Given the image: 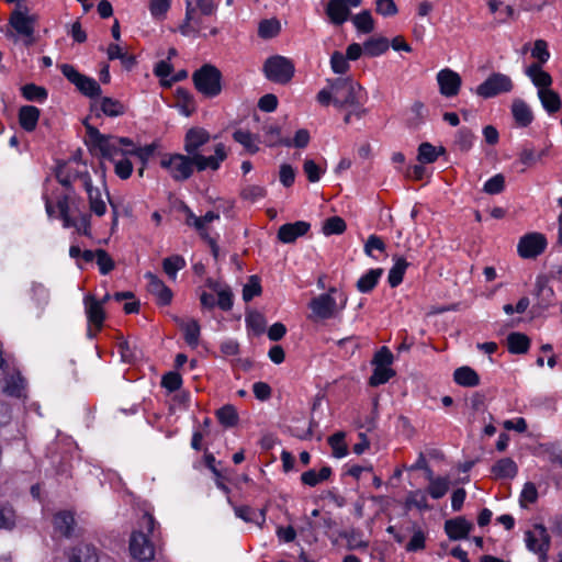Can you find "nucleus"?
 <instances>
[{
    "instance_id": "nucleus-31",
    "label": "nucleus",
    "mask_w": 562,
    "mask_h": 562,
    "mask_svg": "<svg viewBox=\"0 0 562 562\" xmlns=\"http://www.w3.org/2000/svg\"><path fill=\"white\" fill-rule=\"evenodd\" d=\"M428 480H429V485H428L427 492L434 499H439V498L443 497L447 494V492L449 491L450 480L448 477H443V476L434 477L432 472L429 470Z\"/></svg>"
},
{
    "instance_id": "nucleus-39",
    "label": "nucleus",
    "mask_w": 562,
    "mask_h": 562,
    "mask_svg": "<svg viewBox=\"0 0 562 562\" xmlns=\"http://www.w3.org/2000/svg\"><path fill=\"white\" fill-rule=\"evenodd\" d=\"M57 209L59 211V216L63 220L64 227L79 228V226L76 223V220L70 215V196L68 194L58 198Z\"/></svg>"
},
{
    "instance_id": "nucleus-36",
    "label": "nucleus",
    "mask_w": 562,
    "mask_h": 562,
    "mask_svg": "<svg viewBox=\"0 0 562 562\" xmlns=\"http://www.w3.org/2000/svg\"><path fill=\"white\" fill-rule=\"evenodd\" d=\"M530 340L527 335L521 333H510L507 337V347L509 352L515 355L526 353L529 349Z\"/></svg>"
},
{
    "instance_id": "nucleus-43",
    "label": "nucleus",
    "mask_w": 562,
    "mask_h": 562,
    "mask_svg": "<svg viewBox=\"0 0 562 562\" xmlns=\"http://www.w3.org/2000/svg\"><path fill=\"white\" fill-rule=\"evenodd\" d=\"M176 106L179 113L184 116H190L195 110V103L192 95L183 89H179L177 91Z\"/></svg>"
},
{
    "instance_id": "nucleus-55",
    "label": "nucleus",
    "mask_w": 562,
    "mask_h": 562,
    "mask_svg": "<svg viewBox=\"0 0 562 562\" xmlns=\"http://www.w3.org/2000/svg\"><path fill=\"white\" fill-rule=\"evenodd\" d=\"M280 32V23L276 19L262 20L259 23L258 34L261 38H272Z\"/></svg>"
},
{
    "instance_id": "nucleus-57",
    "label": "nucleus",
    "mask_w": 562,
    "mask_h": 562,
    "mask_svg": "<svg viewBox=\"0 0 562 562\" xmlns=\"http://www.w3.org/2000/svg\"><path fill=\"white\" fill-rule=\"evenodd\" d=\"M171 5V0H150L149 11L154 19L164 20Z\"/></svg>"
},
{
    "instance_id": "nucleus-64",
    "label": "nucleus",
    "mask_w": 562,
    "mask_h": 562,
    "mask_svg": "<svg viewBox=\"0 0 562 562\" xmlns=\"http://www.w3.org/2000/svg\"><path fill=\"white\" fill-rule=\"evenodd\" d=\"M438 158L436 147L430 143H423L418 148V160L425 164H431Z\"/></svg>"
},
{
    "instance_id": "nucleus-51",
    "label": "nucleus",
    "mask_w": 562,
    "mask_h": 562,
    "mask_svg": "<svg viewBox=\"0 0 562 562\" xmlns=\"http://www.w3.org/2000/svg\"><path fill=\"white\" fill-rule=\"evenodd\" d=\"M218 422L225 427H233L238 422V415L234 406L225 405L216 412Z\"/></svg>"
},
{
    "instance_id": "nucleus-4",
    "label": "nucleus",
    "mask_w": 562,
    "mask_h": 562,
    "mask_svg": "<svg viewBox=\"0 0 562 562\" xmlns=\"http://www.w3.org/2000/svg\"><path fill=\"white\" fill-rule=\"evenodd\" d=\"M80 179L82 180L83 188L88 195L89 201V207L91 213L94 215L101 217L106 213V201L110 202L111 206L114 210V215L116 220V209L114 204L110 201V194L106 190L105 183H102V187L104 189V192L100 187H94L92 184L91 177L88 172H85L80 176Z\"/></svg>"
},
{
    "instance_id": "nucleus-46",
    "label": "nucleus",
    "mask_w": 562,
    "mask_h": 562,
    "mask_svg": "<svg viewBox=\"0 0 562 562\" xmlns=\"http://www.w3.org/2000/svg\"><path fill=\"white\" fill-rule=\"evenodd\" d=\"M364 53L369 56H380L389 49V41L385 37H373L364 42Z\"/></svg>"
},
{
    "instance_id": "nucleus-40",
    "label": "nucleus",
    "mask_w": 562,
    "mask_h": 562,
    "mask_svg": "<svg viewBox=\"0 0 562 562\" xmlns=\"http://www.w3.org/2000/svg\"><path fill=\"white\" fill-rule=\"evenodd\" d=\"M331 475V469L329 467H323L318 472L315 470H308L301 475L303 484L308 486H316L317 484L326 481Z\"/></svg>"
},
{
    "instance_id": "nucleus-63",
    "label": "nucleus",
    "mask_w": 562,
    "mask_h": 562,
    "mask_svg": "<svg viewBox=\"0 0 562 562\" xmlns=\"http://www.w3.org/2000/svg\"><path fill=\"white\" fill-rule=\"evenodd\" d=\"M519 161L527 167H531L540 161V155H537L533 146L527 144L519 153Z\"/></svg>"
},
{
    "instance_id": "nucleus-32",
    "label": "nucleus",
    "mask_w": 562,
    "mask_h": 562,
    "mask_svg": "<svg viewBox=\"0 0 562 562\" xmlns=\"http://www.w3.org/2000/svg\"><path fill=\"white\" fill-rule=\"evenodd\" d=\"M492 472L499 479H513L518 472V467L513 459L503 458L493 465Z\"/></svg>"
},
{
    "instance_id": "nucleus-52",
    "label": "nucleus",
    "mask_w": 562,
    "mask_h": 562,
    "mask_svg": "<svg viewBox=\"0 0 562 562\" xmlns=\"http://www.w3.org/2000/svg\"><path fill=\"white\" fill-rule=\"evenodd\" d=\"M322 231L326 236L339 235L346 231V223L339 216H331L324 222Z\"/></svg>"
},
{
    "instance_id": "nucleus-10",
    "label": "nucleus",
    "mask_w": 562,
    "mask_h": 562,
    "mask_svg": "<svg viewBox=\"0 0 562 562\" xmlns=\"http://www.w3.org/2000/svg\"><path fill=\"white\" fill-rule=\"evenodd\" d=\"M513 89L514 83L509 76L502 72H494L477 86L476 94L488 99L501 93H508Z\"/></svg>"
},
{
    "instance_id": "nucleus-53",
    "label": "nucleus",
    "mask_w": 562,
    "mask_h": 562,
    "mask_svg": "<svg viewBox=\"0 0 562 562\" xmlns=\"http://www.w3.org/2000/svg\"><path fill=\"white\" fill-rule=\"evenodd\" d=\"M16 525L15 510L10 505L0 506V529L12 530Z\"/></svg>"
},
{
    "instance_id": "nucleus-9",
    "label": "nucleus",
    "mask_w": 562,
    "mask_h": 562,
    "mask_svg": "<svg viewBox=\"0 0 562 562\" xmlns=\"http://www.w3.org/2000/svg\"><path fill=\"white\" fill-rule=\"evenodd\" d=\"M525 543L530 552L539 557V560L542 562L548 560L551 537L544 525L536 524L532 529L525 531Z\"/></svg>"
},
{
    "instance_id": "nucleus-6",
    "label": "nucleus",
    "mask_w": 562,
    "mask_h": 562,
    "mask_svg": "<svg viewBox=\"0 0 562 562\" xmlns=\"http://www.w3.org/2000/svg\"><path fill=\"white\" fill-rule=\"evenodd\" d=\"M262 70L268 80L284 85L293 78L295 68L289 58L274 55L266 59Z\"/></svg>"
},
{
    "instance_id": "nucleus-16",
    "label": "nucleus",
    "mask_w": 562,
    "mask_h": 562,
    "mask_svg": "<svg viewBox=\"0 0 562 562\" xmlns=\"http://www.w3.org/2000/svg\"><path fill=\"white\" fill-rule=\"evenodd\" d=\"M83 305L89 325L94 327L95 331H99L102 328L105 318L102 302H99L94 295L87 294L83 297Z\"/></svg>"
},
{
    "instance_id": "nucleus-50",
    "label": "nucleus",
    "mask_w": 562,
    "mask_h": 562,
    "mask_svg": "<svg viewBox=\"0 0 562 562\" xmlns=\"http://www.w3.org/2000/svg\"><path fill=\"white\" fill-rule=\"evenodd\" d=\"M474 135L469 128H460L454 138V146L460 151H469L473 146Z\"/></svg>"
},
{
    "instance_id": "nucleus-49",
    "label": "nucleus",
    "mask_w": 562,
    "mask_h": 562,
    "mask_svg": "<svg viewBox=\"0 0 562 562\" xmlns=\"http://www.w3.org/2000/svg\"><path fill=\"white\" fill-rule=\"evenodd\" d=\"M394 375L395 371L391 367H374L369 384L371 386H379L386 383Z\"/></svg>"
},
{
    "instance_id": "nucleus-60",
    "label": "nucleus",
    "mask_w": 562,
    "mask_h": 562,
    "mask_svg": "<svg viewBox=\"0 0 562 562\" xmlns=\"http://www.w3.org/2000/svg\"><path fill=\"white\" fill-rule=\"evenodd\" d=\"M97 265L101 274H108L114 269V261L103 249H97Z\"/></svg>"
},
{
    "instance_id": "nucleus-62",
    "label": "nucleus",
    "mask_w": 562,
    "mask_h": 562,
    "mask_svg": "<svg viewBox=\"0 0 562 562\" xmlns=\"http://www.w3.org/2000/svg\"><path fill=\"white\" fill-rule=\"evenodd\" d=\"M330 67L335 74H346L349 70L347 57L340 52H334L330 57Z\"/></svg>"
},
{
    "instance_id": "nucleus-35",
    "label": "nucleus",
    "mask_w": 562,
    "mask_h": 562,
    "mask_svg": "<svg viewBox=\"0 0 562 562\" xmlns=\"http://www.w3.org/2000/svg\"><path fill=\"white\" fill-rule=\"evenodd\" d=\"M394 265L389 271L387 281L392 288L400 285L403 281L408 262L403 257H394Z\"/></svg>"
},
{
    "instance_id": "nucleus-58",
    "label": "nucleus",
    "mask_w": 562,
    "mask_h": 562,
    "mask_svg": "<svg viewBox=\"0 0 562 562\" xmlns=\"http://www.w3.org/2000/svg\"><path fill=\"white\" fill-rule=\"evenodd\" d=\"M538 499V491L533 483H525L520 493L519 504L521 507H527L529 504L536 503Z\"/></svg>"
},
{
    "instance_id": "nucleus-29",
    "label": "nucleus",
    "mask_w": 562,
    "mask_h": 562,
    "mask_svg": "<svg viewBox=\"0 0 562 562\" xmlns=\"http://www.w3.org/2000/svg\"><path fill=\"white\" fill-rule=\"evenodd\" d=\"M453 380L464 387H473L480 384L479 374L470 367L463 366L454 370Z\"/></svg>"
},
{
    "instance_id": "nucleus-30",
    "label": "nucleus",
    "mask_w": 562,
    "mask_h": 562,
    "mask_svg": "<svg viewBox=\"0 0 562 562\" xmlns=\"http://www.w3.org/2000/svg\"><path fill=\"white\" fill-rule=\"evenodd\" d=\"M538 97H539V100H540L543 109L549 114L557 113L562 106V101H561L560 95L551 88L542 89V90L538 91Z\"/></svg>"
},
{
    "instance_id": "nucleus-12",
    "label": "nucleus",
    "mask_w": 562,
    "mask_h": 562,
    "mask_svg": "<svg viewBox=\"0 0 562 562\" xmlns=\"http://www.w3.org/2000/svg\"><path fill=\"white\" fill-rule=\"evenodd\" d=\"M335 289H330L328 293H323L312 299L308 307L312 311L310 318L313 321H324L336 316L338 308L336 300L331 296Z\"/></svg>"
},
{
    "instance_id": "nucleus-42",
    "label": "nucleus",
    "mask_w": 562,
    "mask_h": 562,
    "mask_svg": "<svg viewBox=\"0 0 562 562\" xmlns=\"http://www.w3.org/2000/svg\"><path fill=\"white\" fill-rule=\"evenodd\" d=\"M194 13L195 8L192 5L191 0H187L186 16L182 24L179 26V32L183 36H190L192 34H198L200 32V26L192 24Z\"/></svg>"
},
{
    "instance_id": "nucleus-11",
    "label": "nucleus",
    "mask_w": 562,
    "mask_h": 562,
    "mask_svg": "<svg viewBox=\"0 0 562 562\" xmlns=\"http://www.w3.org/2000/svg\"><path fill=\"white\" fill-rule=\"evenodd\" d=\"M63 75L74 83L77 89L87 97H98L101 94V88L95 79L80 74L72 65L63 64L60 66Z\"/></svg>"
},
{
    "instance_id": "nucleus-1",
    "label": "nucleus",
    "mask_w": 562,
    "mask_h": 562,
    "mask_svg": "<svg viewBox=\"0 0 562 562\" xmlns=\"http://www.w3.org/2000/svg\"><path fill=\"white\" fill-rule=\"evenodd\" d=\"M210 140L207 131L201 127L190 128L184 137V150L188 155L192 156L195 160L198 171L206 169L217 170L221 162L227 157L224 144H217L214 148V155L204 156L200 154L199 149Z\"/></svg>"
},
{
    "instance_id": "nucleus-56",
    "label": "nucleus",
    "mask_w": 562,
    "mask_h": 562,
    "mask_svg": "<svg viewBox=\"0 0 562 562\" xmlns=\"http://www.w3.org/2000/svg\"><path fill=\"white\" fill-rule=\"evenodd\" d=\"M79 172H70L66 164L58 165L56 169V179L65 188L69 189L76 177L81 176Z\"/></svg>"
},
{
    "instance_id": "nucleus-3",
    "label": "nucleus",
    "mask_w": 562,
    "mask_h": 562,
    "mask_svg": "<svg viewBox=\"0 0 562 562\" xmlns=\"http://www.w3.org/2000/svg\"><path fill=\"white\" fill-rule=\"evenodd\" d=\"M195 89L206 98H215L222 91V74L211 64L203 65L192 75Z\"/></svg>"
},
{
    "instance_id": "nucleus-25",
    "label": "nucleus",
    "mask_w": 562,
    "mask_h": 562,
    "mask_svg": "<svg viewBox=\"0 0 562 562\" xmlns=\"http://www.w3.org/2000/svg\"><path fill=\"white\" fill-rule=\"evenodd\" d=\"M26 382L20 372L9 374L4 380L3 392L12 397L25 396Z\"/></svg>"
},
{
    "instance_id": "nucleus-45",
    "label": "nucleus",
    "mask_w": 562,
    "mask_h": 562,
    "mask_svg": "<svg viewBox=\"0 0 562 562\" xmlns=\"http://www.w3.org/2000/svg\"><path fill=\"white\" fill-rule=\"evenodd\" d=\"M233 138L243 145L249 154H256L259 150L256 136L248 131L237 130L234 132Z\"/></svg>"
},
{
    "instance_id": "nucleus-33",
    "label": "nucleus",
    "mask_w": 562,
    "mask_h": 562,
    "mask_svg": "<svg viewBox=\"0 0 562 562\" xmlns=\"http://www.w3.org/2000/svg\"><path fill=\"white\" fill-rule=\"evenodd\" d=\"M382 273H383V269H381V268L370 269L369 271H367L357 281L358 291L361 293L371 292L378 284L379 279L381 278Z\"/></svg>"
},
{
    "instance_id": "nucleus-59",
    "label": "nucleus",
    "mask_w": 562,
    "mask_h": 562,
    "mask_svg": "<svg viewBox=\"0 0 562 562\" xmlns=\"http://www.w3.org/2000/svg\"><path fill=\"white\" fill-rule=\"evenodd\" d=\"M505 188V178L502 173H497L490 178L483 187V191L487 194H498Z\"/></svg>"
},
{
    "instance_id": "nucleus-2",
    "label": "nucleus",
    "mask_w": 562,
    "mask_h": 562,
    "mask_svg": "<svg viewBox=\"0 0 562 562\" xmlns=\"http://www.w3.org/2000/svg\"><path fill=\"white\" fill-rule=\"evenodd\" d=\"M157 521L149 513H144L138 520V528L134 530L130 538V552L133 559L138 562H148L155 558V549L149 539L154 536Z\"/></svg>"
},
{
    "instance_id": "nucleus-28",
    "label": "nucleus",
    "mask_w": 562,
    "mask_h": 562,
    "mask_svg": "<svg viewBox=\"0 0 562 562\" xmlns=\"http://www.w3.org/2000/svg\"><path fill=\"white\" fill-rule=\"evenodd\" d=\"M40 119V110L33 105H24L19 111V122L26 132L35 130Z\"/></svg>"
},
{
    "instance_id": "nucleus-5",
    "label": "nucleus",
    "mask_w": 562,
    "mask_h": 562,
    "mask_svg": "<svg viewBox=\"0 0 562 562\" xmlns=\"http://www.w3.org/2000/svg\"><path fill=\"white\" fill-rule=\"evenodd\" d=\"M160 166L175 181H184L193 175L195 160L190 155L169 154L161 158Z\"/></svg>"
},
{
    "instance_id": "nucleus-18",
    "label": "nucleus",
    "mask_w": 562,
    "mask_h": 562,
    "mask_svg": "<svg viewBox=\"0 0 562 562\" xmlns=\"http://www.w3.org/2000/svg\"><path fill=\"white\" fill-rule=\"evenodd\" d=\"M310 227V223L305 221L283 224L278 231V238L283 244L293 243L299 237L304 236L308 232Z\"/></svg>"
},
{
    "instance_id": "nucleus-14",
    "label": "nucleus",
    "mask_w": 562,
    "mask_h": 562,
    "mask_svg": "<svg viewBox=\"0 0 562 562\" xmlns=\"http://www.w3.org/2000/svg\"><path fill=\"white\" fill-rule=\"evenodd\" d=\"M547 239L540 233H529L524 235L517 245L518 255L524 259L536 258L544 251Z\"/></svg>"
},
{
    "instance_id": "nucleus-22",
    "label": "nucleus",
    "mask_w": 562,
    "mask_h": 562,
    "mask_svg": "<svg viewBox=\"0 0 562 562\" xmlns=\"http://www.w3.org/2000/svg\"><path fill=\"white\" fill-rule=\"evenodd\" d=\"M525 74L530 78L532 83L538 88V91L542 89H549L552 85V77L549 72L544 71L540 64H531L529 65Z\"/></svg>"
},
{
    "instance_id": "nucleus-48",
    "label": "nucleus",
    "mask_w": 562,
    "mask_h": 562,
    "mask_svg": "<svg viewBox=\"0 0 562 562\" xmlns=\"http://www.w3.org/2000/svg\"><path fill=\"white\" fill-rule=\"evenodd\" d=\"M328 443L333 450V456L335 458L340 459L347 456L348 449L345 442V432L339 431L331 435L328 438Z\"/></svg>"
},
{
    "instance_id": "nucleus-13",
    "label": "nucleus",
    "mask_w": 562,
    "mask_h": 562,
    "mask_svg": "<svg viewBox=\"0 0 562 562\" xmlns=\"http://www.w3.org/2000/svg\"><path fill=\"white\" fill-rule=\"evenodd\" d=\"M361 4L362 0H329L325 13L331 24L339 26L350 20V10Z\"/></svg>"
},
{
    "instance_id": "nucleus-47",
    "label": "nucleus",
    "mask_w": 562,
    "mask_h": 562,
    "mask_svg": "<svg viewBox=\"0 0 562 562\" xmlns=\"http://www.w3.org/2000/svg\"><path fill=\"white\" fill-rule=\"evenodd\" d=\"M234 512L238 518L246 522L255 521L258 526L261 527L266 521V509L260 510L258 518L254 517L256 514L249 506H235Z\"/></svg>"
},
{
    "instance_id": "nucleus-24",
    "label": "nucleus",
    "mask_w": 562,
    "mask_h": 562,
    "mask_svg": "<svg viewBox=\"0 0 562 562\" xmlns=\"http://www.w3.org/2000/svg\"><path fill=\"white\" fill-rule=\"evenodd\" d=\"M69 562H99L97 549L88 543H80L68 554Z\"/></svg>"
},
{
    "instance_id": "nucleus-37",
    "label": "nucleus",
    "mask_w": 562,
    "mask_h": 562,
    "mask_svg": "<svg viewBox=\"0 0 562 562\" xmlns=\"http://www.w3.org/2000/svg\"><path fill=\"white\" fill-rule=\"evenodd\" d=\"M405 507L407 509L416 508L420 512L429 510L431 508L428 504L427 493L422 490L411 491L407 494Z\"/></svg>"
},
{
    "instance_id": "nucleus-38",
    "label": "nucleus",
    "mask_w": 562,
    "mask_h": 562,
    "mask_svg": "<svg viewBox=\"0 0 562 562\" xmlns=\"http://www.w3.org/2000/svg\"><path fill=\"white\" fill-rule=\"evenodd\" d=\"M350 20L359 33L369 34L374 30V20L369 10L361 11L351 16Z\"/></svg>"
},
{
    "instance_id": "nucleus-26",
    "label": "nucleus",
    "mask_w": 562,
    "mask_h": 562,
    "mask_svg": "<svg viewBox=\"0 0 562 562\" xmlns=\"http://www.w3.org/2000/svg\"><path fill=\"white\" fill-rule=\"evenodd\" d=\"M178 324L183 331L186 342L192 348L198 347L201 330L199 322L194 318H188L178 321Z\"/></svg>"
},
{
    "instance_id": "nucleus-8",
    "label": "nucleus",
    "mask_w": 562,
    "mask_h": 562,
    "mask_svg": "<svg viewBox=\"0 0 562 562\" xmlns=\"http://www.w3.org/2000/svg\"><path fill=\"white\" fill-rule=\"evenodd\" d=\"M85 126L89 143L100 150L102 157L114 160V158L120 154L123 156L127 155L124 154L126 149L120 148L117 140H115V136L103 135L97 127L88 123H85Z\"/></svg>"
},
{
    "instance_id": "nucleus-23",
    "label": "nucleus",
    "mask_w": 562,
    "mask_h": 562,
    "mask_svg": "<svg viewBox=\"0 0 562 562\" xmlns=\"http://www.w3.org/2000/svg\"><path fill=\"white\" fill-rule=\"evenodd\" d=\"M262 132L263 143L269 147L292 146L291 139L281 135V127L277 124L265 125Z\"/></svg>"
},
{
    "instance_id": "nucleus-15",
    "label": "nucleus",
    "mask_w": 562,
    "mask_h": 562,
    "mask_svg": "<svg viewBox=\"0 0 562 562\" xmlns=\"http://www.w3.org/2000/svg\"><path fill=\"white\" fill-rule=\"evenodd\" d=\"M436 79L439 86V91L443 97L452 98L459 93L462 79L457 71L450 68L441 69L437 74Z\"/></svg>"
},
{
    "instance_id": "nucleus-54",
    "label": "nucleus",
    "mask_w": 562,
    "mask_h": 562,
    "mask_svg": "<svg viewBox=\"0 0 562 562\" xmlns=\"http://www.w3.org/2000/svg\"><path fill=\"white\" fill-rule=\"evenodd\" d=\"M22 95L30 101H44L47 98V91L45 88L36 86L34 83H27L21 89Z\"/></svg>"
},
{
    "instance_id": "nucleus-41",
    "label": "nucleus",
    "mask_w": 562,
    "mask_h": 562,
    "mask_svg": "<svg viewBox=\"0 0 562 562\" xmlns=\"http://www.w3.org/2000/svg\"><path fill=\"white\" fill-rule=\"evenodd\" d=\"M101 112L110 117L121 116L125 113V106L119 100L104 97L100 100Z\"/></svg>"
},
{
    "instance_id": "nucleus-34",
    "label": "nucleus",
    "mask_w": 562,
    "mask_h": 562,
    "mask_svg": "<svg viewBox=\"0 0 562 562\" xmlns=\"http://www.w3.org/2000/svg\"><path fill=\"white\" fill-rule=\"evenodd\" d=\"M54 527L65 537H70L75 526V518L70 512H59L54 516Z\"/></svg>"
},
{
    "instance_id": "nucleus-61",
    "label": "nucleus",
    "mask_w": 562,
    "mask_h": 562,
    "mask_svg": "<svg viewBox=\"0 0 562 562\" xmlns=\"http://www.w3.org/2000/svg\"><path fill=\"white\" fill-rule=\"evenodd\" d=\"M241 198L251 202L263 199L267 190L261 186L249 184L241 190Z\"/></svg>"
},
{
    "instance_id": "nucleus-27",
    "label": "nucleus",
    "mask_w": 562,
    "mask_h": 562,
    "mask_svg": "<svg viewBox=\"0 0 562 562\" xmlns=\"http://www.w3.org/2000/svg\"><path fill=\"white\" fill-rule=\"evenodd\" d=\"M428 115V110L422 101H415L406 112V123L412 128H417L424 124Z\"/></svg>"
},
{
    "instance_id": "nucleus-7",
    "label": "nucleus",
    "mask_w": 562,
    "mask_h": 562,
    "mask_svg": "<svg viewBox=\"0 0 562 562\" xmlns=\"http://www.w3.org/2000/svg\"><path fill=\"white\" fill-rule=\"evenodd\" d=\"M331 85L335 90L333 104L337 109H346L350 105H357V102H360L359 93L361 86L350 78H335Z\"/></svg>"
},
{
    "instance_id": "nucleus-17",
    "label": "nucleus",
    "mask_w": 562,
    "mask_h": 562,
    "mask_svg": "<svg viewBox=\"0 0 562 562\" xmlns=\"http://www.w3.org/2000/svg\"><path fill=\"white\" fill-rule=\"evenodd\" d=\"M144 277L148 282V292L156 296L159 304L168 305L172 299L171 290L164 283L162 280H160L151 272H146Z\"/></svg>"
},
{
    "instance_id": "nucleus-21",
    "label": "nucleus",
    "mask_w": 562,
    "mask_h": 562,
    "mask_svg": "<svg viewBox=\"0 0 562 562\" xmlns=\"http://www.w3.org/2000/svg\"><path fill=\"white\" fill-rule=\"evenodd\" d=\"M512 114L519 127H527L533 121L532 110L522 99H515L513 101Z\"/></svg>"
},
{
    "instance_id": "nucleus-20",
    "label": "nucleus",
    "mask_w": 562,
    "mask_h": 562,
    "mask_svg": "<svg viewBox=\"0 0 562 562\" xmlns=\"http://www.w3.org/2000/svg\"><path fill=\"white\" fill-rule=\"evenodd\" d=\"M34 18L26 15L21 11H14L10 18L11 26L21 36L32 38L34 33Z\"/></svg>"
},
{
    "instance_id": "nucleus-44",
    "label": "nucleus",
    "mask_w": 562,
    "mask_h": 562,
    "mask_svg": "<svg viewBox=\"0 0 562 562\" xmlns=\"http://www.w3.org/2000/svg\"><path fill=\"white\" fill-rule=\"evenodd\" d=\"M186 267V260L180 255H173L162 260V269L165 273L172 280L177 278L178 271Z\"/></svg>"
},
{
    "instance_id": "nucleus-19",
    "label": "nucleus",
    "mask_w": 562,
    "mask_h": 562,
    "mask_svg": "<svg viewBox=\"0 0 562 562\" xmlns=\"http://www.w3.org/2000/svg\"><path fill=\"white\" fill-rule=\"evenodd\" d=\"M473 525L464 517H457L445 522V531L449 539L461 540L468 538Z\"/></svg>"
}]
</instances>
